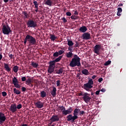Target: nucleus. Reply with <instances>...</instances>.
<instances>
[{
	"mask_svg": "<svg viewBox=\"0 0 126 126\" xmlns=\"http://www.w3.org/2000/svg\"><path fill=\"white\" fill-rule=\"evenodd\" d=\"M1 94L3 96H6L7 95V94L6 92H2L1 93Z\"/></svg>",
	"mask_w": 126,
	"mask_h": 126,
	"instance_id": "nucleus-44",
	"label": "nucleus"
},
{
	"mask_svg": "<svg viewBox=\"0 0 126 126\" xmlns=\"http://www.w3.org/2000/svg\"><path fill=\"white\" fill-rule=\"evenodd\" d=\"M57 88L55 87H53V90L51 92V94L53 96V97H55L57 95Z\"/></svg>",
	"mask_w": 126,
	"mask_h": 126,
	"instance_id": "nucleus-17",
	"label": "nucleus"
},
{
	"mask_svg": "<svg viewBox=\"0 0 126 126\" xmlns=\"http://www.w3.org/2000/svg\"><path fill=\"white\" fill-rule=\"evenodd\" d=\"M89 80L88 83L84 84L83 85V89L88 92H91L92 91V88H93V84H94V82H93V79L89 78Z\"/></svg>",
	"mask_w": 126,
	"mask_h": 126,
	"instance_id": "nucleus-3",
	"label": "nucleus"
},
{
	"mask_svg": "<svg viewBox=\"0 0 126 126\" xmlns=\"http://www.w3.org/2000/svg\"><path fill=\"white\" fill-rule=\"evenodd\" d=\"M91 35L89 32H85L82 35V38L84 40H89L90 39Z\"/></svg>",
	"mask_w": 126,
	"mask_h": 126,
	"instance_id": "nucleus-14",
	"label": "nucleus"
},
{
	"mask_svg": "<svg viewBox=\"0 0 126 126\" xmlns=\"http://www.w3.org/2000/svg\"><path fill=\"white\" fill-rule=\"evenodd\" d=\"M78 96H84V93H80L78 94Z\"/></svg>",
	"mask_w": 126,
	"mask_h": 126,
	"instance_id": "nucleus-52",
	"label": "nucleus"
},
{
	"mask_svg": "<svg viewBox=\"0 0 126 126\" xmlns=\"http://www.w3.org/2000/svg\"><path fill=\"white\" fill-rule=\"evenodd\" d=\"M9 111H11L13 113L17 111L16 104H11L9 108Z\"/></svg>",
	"mask_w": 126,
	"mask_h": 126,
	"instance_id": "nucleus-13",
	"label": "nucleus"
},
{
	"mask_svg": "<svg viewBox=\"0 0 126 126\" xmlns=\"http://www.w3.org/2000/svg\"><path fill=\"white\" fill-rule=\"evenodd\" d=\"M75 43H76V44L75 45L74 47L75 48H77L78 47V46H79V44L78 43V42H77V41H76Z\"/></svg>",
	"mask_w": 126,
	"mask_h": 126,
	"instance_id": "nucleus-51",
	"label": "nucleus"
},
{
	"mask_svg": "<svg viewBox=\"0 0 126 126\" xmlns=\"http://www.w3.org/2000/svg\"><path fill=\"white\" fill-rule=\"evenodd\" d=\"M96 75H94L93 77H92V78L93 79H95V78H96Z\"/></svg>",
	"mask_w": 126,
	"mask_h": 126,
	"instance_id": "nucleus-62",
	"label": "nucleus"
},
{
	"mask_svg": "<svg viewBox=\"0 0 126 126\" xmlns=\"http://www.w3.org/2000/svg\"><path fill=\"white\" fill-rule=\"evenodd\" d=\"M21 126H28V125L27 124H23L21 125Z\"/></svg>",
	"mask_w": 126,
	"mask_h": 126,
	"instance_id": "nucleus-64",
	"label": "nucleus"
},
{
	"mask_svg": "<svg viewBox=\"0 0 126 126\" xmlns=\"http://www.w3.org/2000/svg\"><path fill=\"white\" fill-rule=\"evenodd\" d=\"M4 67L5 70L8 72L11 71V69L9 67L8 64L4 63Z\"/></svg>",
	"mask_w": 126,
	"mask_h": 126,
	"instance_id": "nucleus-20",
	"label": "nucleus"
},
{
	"mask_svg": "<svg viewBox=\"0 0 126 126\" xmlns=\"http://www.w3.org/2000/svg\"><path fill=\"white\" fill-rule=\"evenodd\" d=\"M33 3L35 8H37V7H38L39 4L37 1H33Z\"/></svg>",
	"mask_w": 126,
	"mask_h": 126,
	"instance_id": "nucleus-36",
	"label": "nucleus"
},
{
	"mask_svg": "<svg viewBox=\"0 0 126 126\" xmlns=\"http://www.w3.org/2000/svg\"><path fill=\"white\" fill-rule=\"evenodd\" d=\"M26 36L30 45H35L36 44V40L34 37L29 34Z\"/></svg>",
	"mask_w": 126,
	"mask_h": 126,
	"instance_id": "nucleus-5",
	"label": "nucleus"
},
{
	"mask_svg": "<svg viewBox=\"0 0 126 126\" xmlns=\"http://www.w3.org/2000/svg\"><path fill=\"white\" fill-rule=\"evenodd\" d=\"M63 67H61L59 69H56L54 71V73L55 74H62L63 72Z\"/></svg>",
	"mask_w": 126,
	"mask_h": 126,
	"instance_id": "nucleus-16",
	"label": "nucleus"
},
{
	"mask_svg": "<svg viewBox=\"0 0 126 126\" xmlns=\"http://www.w3.org/2000/svg\"><path fill=\"white\" fill-rule=\"evenodd\" d=\"M14 93L16 94H21V92L19 90H17L16 88H14L13 89Z\"/></svg>",
	"mask_w": 126,
	"mask_h": 126,
	"instance_id": "nucleus-33",
	"label": "nucleus"
},
{
	"mask_svg": "<svg viewBox=\"0 0 126 126\" xmlns=\"http://www.w3.org/2000/svg\"><path fill=\"white\" fill-rule=\"evenodd\" d=\"M102 81H103V78H100L99 79H98V81L100 83L102 82Z\"/></svg>",
	"mask_w": 126,
	"mask_h": 126,
	"instance_id": "nucleus-53",
	"label": "nucleus"
},
{
	"mask_svg": "<svg viewBox=\"0 0 126 126\" xmlns=\"http://www.w3.org/2000/svg\"><path fill=\"white\" fill-rule=\"evenodd\" d=\"M80 112V109L76 108L74 110L73 116L72 114L68 115L66 116V120L67 121H70L72 123L75 122V120L78 119V116H77L79 112Z\"/></svg>",
	"mask_w": 126,
	"mask_h": 126,
	"instance_id": "nucleus-1",
	"label": "nucleus"
},
{
	"mask_svg": "<svg viewBox=\"0 0 126 126\" xmlns=\"http://www.w3.org/2000/svg\"><path fill=\"white\" fill-rule=\"evenodd\" d=\"M111 62L110 61H108L107 62H106L105 64L104 65L105 66H107L108 65H109L111 63Z\"/></svg>",
	"mask_w": 126,
	"mask_h": 126,
	"instance_id": "nucleus-42",
	"label": "nucleus"
},
{
	"mask_svg": "<svg viewBox=\"0 0 126 126\" xmlns=\"http://www.w3.org/2000/svg\"><path fill=\"white\" fill-rule=\"evenodd\" d=\"M74 15H78V12H77V11H75L74 13Z\"/></svg>",
	"mask_w": 126,
	"mask_h": 126,
	"instance_id": "nucleus-54",
	"label": "nucleus"
},
{
	"mask_svg": "<svg viewBox=\"0 0 126 126\" xmlns=\"http://www.w3.org/2000/svg\"><path fill=\"white\" fill-rule=\"evenodd\" d=\"M84 114H85V112H84V111H80V112H79V115H84Z\"/></svg>",
	"mask_w": 126,
	"mask_h": 126,
	"instance_id": "nucleus-47",
	"label": "nucleus"
},
{
	"mask_svg": "<svg viewBox=\"0 0 126 126\" xmlns=\"http://www.w3.org/2000/svg\"><path fill=\"white\" fill-rule=\"evenodd\" d=\"M68 51H69L70 52H71L72 51V48H71V47H69L68 48Z\"/></svg>",
	"mask_w": 126,
	"mask_h": 126,
	"instance_id": "nucleus-55",
	"label": "nucleus"
},
{
	"mask_svg": "<svg viewBox=\"0 0 126 126\" xmlns=\"http://www.w3.org/2000/svg\"><path fill=\"white\" fill-rule=\"evenodd\" d=\"M12 83L14 85L15 87L17 88H21L20 85L19 84V81L15 77H14L13 79H12Z\"/></svg>",
	"mask_w": 126,
	"mask_h": 126,
	"instance_id": "nucleus-11",
	"label": "nucleus"
},
{
	"mask_svg": "<svg viewBox=\"0 0 126 126\" xmlns=\"http://www.w3.org/2000/svg\"><path fill=\"white\" fill-rule=\"evenodd\" d=\"M120 13H121L120 12H117V16H120L121 15Z\"/></svg>",
	"mask_w": 126,
	"mask_h": 126,
	"instance_id": "nucleus-58",
	"label": "nucleus"
},
{
	"mask_svg": "<svg viewBox=\"0 0 126 126\" xmlns=\"http://www.w3.org/2000/svg\"><path fill=\"white\" fill-rule=\"evenodd\" d=\"M34 105L38 108H42L44 106V103L41 101H37L36 102H35Z\"/></svg>",
	"mask_w": 126,
	"mask_h": 126,
	"instance_id": "nucleus-12",
	"label": "nucleus"
},
{
	"mask_svg": "<svg viewBox=\"0 0 126 126\" xmlns=\"http://www.w3.org/2000/svg\"><path fill=\"white\" fill-rule=\"evenodd\" d=\"M31 65L33 66L34 68H37L38 66V64L34 63V62H32L31 63Z\"/></svg>",
	"mask_w": 126,
	"mask_h": 126,
	"instance_id": "nucleus-31",
	"label": "nucleus"
},
{
	"mask_svg": "<svg viewBox=\"0 0 126 126\" xmlns=\"http://www.w3.org/2000/svg\"><path fill=\"white\" fill-rule=\"evenodd\" d=\"M63 58V56H59L58 58L56 59L54 61V62H55V63H58V62H60Z\"/></svg>",
	"mask_w": 126,
	"mask_h": 126,
	"instance_id": "nucleus-30",
	"label": "nucleus"
},
{
	"mask_svg": "<svg viewBox=\"0 0 126 126\" xmlns=\"http://www.w3.org/2000/svg\"><path fill=\"white\" fill-rule=\"evenodd\" d=\"M44 2L46 5L52 6L53 1H52V0H44Z\"/></svg>",
	"mask_w": 126,
	"mask_h": 126,
	"instance_id": "nucleus-19",
	"label": "nucleus"
},
{
	"mask_svg": "<svg viewBox=\"0 0 126 126\" xmlns=\"http://www.w3.org/2000/svg\"><path fill=\"white\" fill-rule=\"evenodd\" d=\"M73 56V54L72 52H69L66 54V57L68 58H71Z\"/></svg>",
	"mask_w": 126,
	"mask_h": 126,
	"instance_id": "nucleus-25",
	"label": "nucleus"
},
{
	"mask_svg": "<svg viewBox=\"0 0 126 126\" xmlns=\"http://www.w3.org/2000/svg\"><path fill=\"white\" fill-rule=\"evenodd\" d=\"M50 39L52 41H54L56 39H57V37H56L55 35L54 34H50Z\"/></svg>",
	"mask_w": 126,
	"mask_h": 126,
	"instance_id": "nucleus-26",
	"label": "nucleus"
},
{
	"mask_svg": "<svg viewBox=\"0 0 126 126\" xmlns=\"http://www.w3.org/2000/svg\"><path fill=\"white\" fill-rule=\"evenodd\" d=\"M117 10H118V12H120V13H121V12H122V8H120V7L118 8Z\"/></svg>",
	"mask_w": 126,
	"mask_h": 126,
	"instance_id": "nucleus-49",
	"label": "nucleus"
},
{
	"mask_svg": "<svg viewBox=\"0 0 126 126\" xmlns=\"http://www.w3.org/2000/svg\"><path fill=\"white\" fill-rule=\"evenodd\" d=\"M40 96L42 98H44L46 96V93L44 91H41L40 93Z\"/></svg>",
	"mask_w": 126,
	"mask_h": 126,
	"instance_id": "nucleus-27",
	"label": "nucleus"
},
{
	"mask_svg": "<svg viewBox=\"0 0 126 126\" xmlns=\"http://www.w3.org/2000/svg\"><path fill=\"white\" fill-rule=\"evenodd\" d=\"M61 85V81L60 80H58L57 81V87H60Z\"/></svg>",
	"mask_w": 126,
	"mask_h": 126,
	"instance_id": "nucleus-46",
	"label": "nucleus"
},
{
	"mask_svg": "<svg viewBox=\"0 0 126 126\" xmlns=\"http://www.w3.org/2000/svg\"><path fill=\"white\" fill-rule=\"evenodd\" d=\"M54 66H49V68L48 69V72L50 74H52L53 72L54 71Z\"/></svg>",
	"mask_w": 126,
	"mask_h": 126,
	"instance_id": "nucleus-22",
	"label": "nucleus"
},
{
	"mask_svg": "<svg viewBox=\"0 0 126 126\" xmlns=\"http://www.w3.org/2000/svg\"><path fill=\"white\" fill-rule=\"evenodd\" d=\"M28 28H35L37 27V24L33 20H29L27 23Z\"/></svg>",
	"mask_w": 126,
	"mask_h": 126,
	"instance_id": "nucleus-6",
	"label": "nucleus"
},
{
	"mask_svg": "<svg viewBox=\"0 0 126 126\" xmlns=\"http://www.w3.org/2000/svg\"><path fill=\"white\" fill-rule=\"evenodd\" d=\"M26 80H27V79H26V77H23L21 78V80H22V82H25V81H26Z\"/></svg>",
	"mask_w": 126,
	"mask_h": 126,
	"instance_id": "nucleus-48",
	"label": "nucleus"
},
{
	"mask_svg": "<svg viewBox=\"0 0 126 126\" xmlns=\"http://www.w3.org/2000/svg\"><path fill=\"white\" fill-rule=\"evenodd\" d=\"M3 58V56L1 54H0V61H1L2 60Z\"/></svg>",
	"mask_w": 126,
	"mask_h": 126,
	"instance_id": "nucleus-61",
	"label": "nucleus"
},
{
	"mask_svg": "<svg viewBox=\"0 0 126 126\" xmlns=\"http://www.w3.org/2000/svg\"><path fill=\"white\" fill-rule=\"evenodd\" d=\"M65 51H63V50H60L58 52L59 56L60 55H62V54H63V53H64Z\"/></svg>",
	"mask_w": 126,
	"mask_h": 126,
	"instance_id": "nucleus-39",
	"label": "nucleus"
},
{
	"mask_svg": "<svg viewBox=\"0 0 126 126\" xmlns=\"http://www.w3.org/2000/svg\"><path fill=\"white\" fill-rule=\"evenodd\" d=\"M123 5V4H122V3H121L118 5V6L120 7V6H122Z\"/></svg>",
	"mask_w": 126,
	"mask_h": 126,
	"instance_id": "nucleus-63",
	"label": "nucleus"
},
{
	"mask_svg": "<svg viewBox=\"0 0 126 126\" xmlns=\"http://www.w3.org/2000/svg\"><path fill=\"white\" fill-rule=\"evenodd\" d=\"M101 92H106V90L105 89H102L101 90Z\"/></svg>",
	"mask_w": 126,
	"mask_h": 126,
	"instance_id": "nucleus-60",
	"label": "nucleus"
},
{
	"mask_svg": "<svg viewBox=\"0 0 126 126\" xmlns=\"http://www.w3.org/2000/svg\"><path fill=\"white\" fill-rule=\"evenodd\" d=\"M79 31L82 33H84L87 31V28L85 26H82L79 29Z\"/></svg>",
	"mask_w": 126,
	"mask_h": 126,
	"instance_id": "nucleus-18",
	"label": "nucleus"
},
{
	"mask_svg": "<svg viewBox=\"0 0 126 126\" xmlns=\"http://www.w3.org/2000/svg\"><path fill=\"white\" fill-rule=\"evenodd\" d=\"M35 11L36 13L38 12V7L35 8Z\"/></svg>",
	"mask_w": 126,
	"mask_h": 126,
	"instance_id": "nucleus-59",
	"label": "nucleus"
},
{
	"mask_svg": "<svg viewBox=\"0 0 126 126\" xmlns=\"http://www.w3.org/2000/svg\"><path fill=\"white\" fill-rule=\"evenodd\" d=\"M32 79L31 78H29L26 81V84H27V85H30V84H31L32 83Z\"/></svg>",
	"mask_w": 126,
	"mask_h": 126,
	"instance_id": "nucleus-32",
	"label": "nucleus"
},
{
	"mask_svg": "<svg viewBox=\"0 0 126 126\" xmlns=\"http://www.w3.org/2000/svg\"><path fill=\"white\" fill-rule=\"evenodd\" d=\"M82 73L86 76L89 75V71L86 69H83L81 71Z\"/></svg>",
	"mask_w": 126,
	"mask_h": 126,
	"instance_id": "nucleus-23",
	"label": "nucleus"
},
{
	"mask_svg": "<svg viewBox=\"0 0 126 126\" xmlns=\"http://www.w3.org/2000/svg\"><path fill=\"white\" fill-rule=\"evenodd\" d=\"M55 65H56V62H55V61H52L49 62L50 66H54V67H55Z\"/></svg>",
	"mask_w": 126,
	"mask_h": 126,
	"instance_id": "nucleus-28",
	"label": "nucleus"
},
{
	"mask_svg": "<svg viewBox=\"0 0 126 126\" xmlns=\"http://www.w3.org/2000/svg\"><path fill=\"white\" fill-rule=\"evenodd\" d=\"M70 18L72 20H76L77 19H79V16H77L75 15H72V16H71Z\"/></svg>",
	"mask_w": 126,
	"mask_h": 126,
	"instance_id": "nucleus-24",
	"label": "nucleus"
},
{
	"mask_svg": "<svg viewBox=\"0 0 126 126\" xmlns=\"http://www.w3.org/2000/svg\"><path fill=\"white\" fill-rule=\"evenodd\" d=\"M62 20L63 21L64 23H65L68 22L67 20L64 17L62 18Z\"/></svg>",
	"mask_w": 126,
	"mask_h": 126,
	"instance_id": "nucleus-43",
	"label": "nucleus"
},
{
	"mask_svg": "<svg viewBox=\"0 0 126 126\" xmlns=\"http://www.w3.org/2000/svg\"><path fill=\"white\" fill-rule=\"evenodd\" d=\"M9 58L10 59L12 60L13 59H14V55H12V54L9 53L8 54Z\"/></svg>",
	"mask_w": 126,
	"mask_h": 126,
	"instance_id": "nucleus-38",
	"label": "nucleus"
},
{
	"mask_svg": "<svg viewBox=\"0 0 126 126\" xmlns=\"http://www.w3.org/2000/svg\"><path fill=\"white\" fill-rule=\"evenodd\" d=\"M6 116L2 112H0V124H2L6 120Z\"/></svg>",
	"mask_w": 126,
	"mask_h": 126,
	"instance_id": "nucleus-8",
	"label": "nucleus"
},
{
	"mask_svg": "<svg viewBox=\"0 0 126 126\" xmlns=\"http://www.w3.org/2000/svg\"><path fill=\"white\" fill-rule=\"evenodd\" d=\"M83 100L87 103H88L90 102L91 100V97H90V94L87 93H84V96L82 97Z\"/></svg>",
	"mask_w": 126,
	"mask_h": 126,
	"instance_id": "nucleus-7",
	"label": "nucleus"
},
{
	"mask_svg": "<svg viewBox=\"0 0 126 126\" xmlns=\"http://www.w3.org/2000/svg\"><path fill=\"white\" fill-rule=\"evenodd\" d=\"M22 14L25 16V18H28L29 15L26 11H23Z\"/></svg>",
	"mask_w": 126,
	"mask_h": 126,
	"instance_id": "nucleus-35",
	"label": "nucleus"
},
{
	"mask_svg": "<svg viewBox=\"0 0 126 126\" xmlns=\"http://www.w3.org/2000/svg\"><path fill=\"white\" fill-rule=\"evenodd\" d=\"M101 45H96L94 47V52L97 55L100 54L99 52H100V49H101Z\"/></svg>",
	"mask_w": 126,
	"mask_h": 126,
	"instance_id": "nucleus-10",
	"label": "nucleus"
},
{
	"mask_svg": "<svg viewBox=\"0 0 126 126\" xmlns=\"http://www.w3.org/2000/svg\"><path fill=\"white\" fill-rule=\"evenodd\" d=\"M49 121H52V122H58L60 121V117L58 115H53L50 118Z\"/></svg>",
	"mask_w": 126,
	"mask_h": 126,
	"instance_id": "nucleus-15",
	"label": "nucleus"
},
{
	"mask_svg": "<svg viewBox=\"0 0 126 126\" xmlns=\"http://www.w3.org/2000/svg\"><path fill=\"white\" fill-rule=\"evenodd\" d=\"M27 42H28V39L27 36H26V37L25 38V39L24 41V44H26Z\"/></svg>",
	"mask_w": 126,
	"mask_h": 126,
	"instance_id": "nucleus-41",
	"label": "nucleus"
},
{
	"mask_svg": "<svg viewBox=\"0 0 126 126\" xmlns=\"http://www.w3.org/2000/svg\"><path fill=\"white\" fill-rule=\"evenodd\" d=\"M99 94H100V91H96V92H95V94L98 95Z\"/></svg>",
	"mask_w": 126,
	"mask_h": 126,
	"instance_id": "nucleus-56",
	"label": "nucleus"
},
{
	"mask_svg": "<svg viewBox=\"0 0 126 126\" xmlns=\"http://www.w3.org/2000/svg\"><path fill=\"white\" fill-rule=\"evenodd\" d=\"M19 66H18L17 65H16L13 67V70L15 73H17L19 70Z\"/></svg>",
	"mask_w": 126,
	"mask_h": 126,
	"instance_id": "nucleus-29",
	"label": "nucleus"
},
{
	"mask_svg": "<svg viewBox=\"0 0 126 126\" xmlns=\"http://www.w3.org/2000/svg\"><path fill=\"white\" fill-rule=\"evenodd\" d=\"M65 107L63 106H59L58 108V110L59 112H62L63 115V111H65Z\"/></svg>",
	"mask_w": 126,
	"mask_h": 126,
	"instance_id": "nucleus-21",
	"label": "nucleus"
},
{
	"mask_svg": "<svg viewBox=\"0 0 126 126\" xmlns=\"http://www.w3.org/2000/svg\"><path fill=\"white\" fill-rule=\"evenodd\" d=\"M59 53L58 52H56L55 53H54L53 54V57H55V58H57L59 56Z\"/></svg>",
	"mask_w": 126,
	"mask_h": 126,
	"instance_id": "nucleus-37",
	"label": "nucleus"
},
{
	"mask_svg": "<svg viewBox=\"0 0 126 126\" xmlns=\"http://www.w3.org/2000/svg\"><path fill=\"white\" fill-rule=\"evenodd\" d=\"M73 41H71V40H67V45L69 46V47H72L73 45Z\"/></svg>",
	"mask_w": 126,
	"mask_h": 126,
	"instance_id": "nucleus-34",
	"label": "nucleus"
},
{
	"mask_svg": "<svg viewBox=\"0 0 126 126\" xmlns=\"http://www.w3.org/2000/svg\"><path fill=\"white\" fill-rule=\"evenodd\" d=\"M30 87H33V85L32 84V83H30V84L28 85Z\"/></svg>",
	"mask_w": 126,
	"mask_h": 126,
	"instance_id": "nucleus-57",
	"label": "nucleus"
},
{
	"mask_svg": "<svg viewBox=\"0 0 126 126\" xmlns=\"http://www.w3.org/2000/svg\"><path fill=\"white\" fill-rule=\"evenodd\" d=\"M2 25L1 31L4 35H9L10 33H12V31L8 24H6V25L2 24Z\"/></svg>",
	"mask_w": 126,
	"mask_h": 126,
	"instance_id": "nucleus-4",
	"label": "nucleus"
},
{
	"mask_svg": "<svg viewBox=\"0 0 126 126\" xmlns=\"http://www.w3.org/2000/svg\"><path fill=\"white\" fill-rule=\"evenodd\" d=\"M22 108V105L21 104H19V105H17L16 106V109H20Z\"/></svg>",
	"mask_w": 126,
	"mask_h": 126,
	"instance_id": "nucleus-40",
	"label": "nucleus"
},
{
	"mask_svg": "<svg viewBox=\"0 0 126 126\" xmlns=\"http://www.w3.org/2000/svg\"><path fill=\"white\" fill-rule=\"evenodd\" d=\"M69 66L72 67H74L75 66L79 67L81 66L80 58H79V57H78L76 55H74L73 59H72L71 61L69 63Z\"/></svg>",
	"mask_w": 126,
	"mask_h": 126,
	"instance_id": "nucleus-2",
	"label": "nucleus"
},
{
	"mask_svg": "<svg viewBox=\"0 0 126 126\" xmlns=\"http://www.w3.org/2000/svg\"><path fill=\"white\" fill-rule=\"evenodd\" d=\"M21 90H22V92H25L27 90L26 88L24 87H22Z\"/></svg>",
	"mask_w": 126,
	"mask_h": 126,
	"instance_id": "nucleus-50",
	"label": "nucleus"
},
{
	"mask_svg": "<svg viewBox=\"0 0 126 126\" xmlns=\"http://www.w3.org/2000/svg\"><path fill=\"white\" fill-rule=\"evenodd\" d=\"M73 111V108L72 107H70L68 108L67 110H66V108H65L64 111H63V115H71L72 111Z\"/></svg>",
	"mask_w": 126,
	"mask_h": 126,
	"instance_id": "nucleus-9",
	"label": "nucleus"
},
{
	"mask_svg": "<svg viewBox=\"0 0 126 126\" xmlns=\"http://www.w3.org/2000/svg\"><path fill=\"white\" fill-rule=\"evenodd\" d=\"M66 15L67 16H71L72 15V13H71V12H66Z\"/></svg>",
	"mask_w": 126,
	"mask_h": 126,
	"instance_id": "nucleus-45",
	"label": "nucleus"
}]
</instances>
